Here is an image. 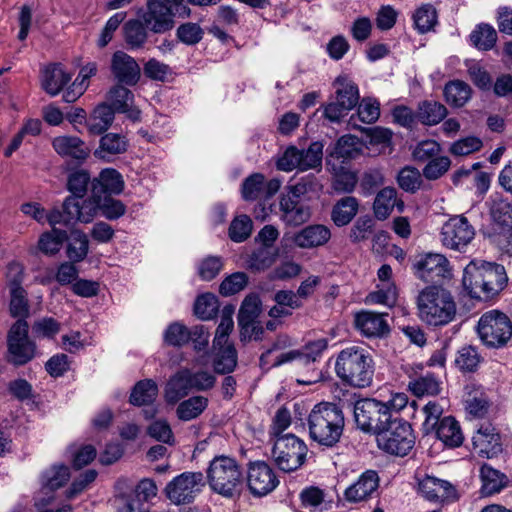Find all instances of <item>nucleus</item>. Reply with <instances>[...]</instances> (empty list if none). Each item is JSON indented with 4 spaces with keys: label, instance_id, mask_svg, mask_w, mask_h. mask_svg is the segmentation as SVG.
<instances>
[{
    "label": "nucleus",
    "instance_id": "nucleus-54",
    "mask_svg": "<svg viewBox=\"0 0 512 512\" xmlns=\"http://www.w3.org/2000/svg\"><path fill=\"white\" fill-rule=\"evenodd\" d=\"M126 85L118 83L114 85L107 94V104L114 111H125L126 105H132L134 100L133 93L125 87Z\"/></svg>",
    "mask_w": 512,
    "mask_h": 512
},
{
    "label": "nucleus",
    "instance_id": "nucleus-27",
    "mask_svg": "<svg viewBox=\"0 0 512 512\" xmlns=\"http://www.w3.org/2000/svg\"><path fill=\"white\" fill-rule=\"evenodd\" d=\"M395 207L399 213H402L404 202L398 199L397 190L394 187H384L377 193L374 199L373 211L375 217L378 220H385L390 216Z\"/></svg>",
    "mask_w": 512,
    "mask_h": 512
},
{
    "label": "nucleus",
    "instance_id": "nucleus-16",
    "mask_svg": "<svg viewBox=\"0 0 512 512\" xmlns=\"http://www.w3.org/2000/svg\"><path fill=\"white\" fill-rule=\"evenodd\" d=\"M247 484L254 496L261 497L272 492L279 484V481L268 464L258 461L249 466Z\"/></svg>",
    "mask_w": 512,
    "mask_h": 512
},
{
    "label": "nucleus",
    "instance_id": "nucleus-14",
    "mask_svg": "<svg viewBox=\"0 0 512 512\" xmlns=\"http://www.w3.org/2000/svg\"><path fill=\"white\" fill-rule=\"evenodd\" d=\"M443 246L451 250L463 252L475 237V229L468 219L462 215L448 219L440 232Z\"/></svg>",
    "mask_w": 512,
    "mask_h": 512
},
{
    "label": "nucleus",
    "instance_id": "nucleus-58",
    "mask_svg": "<svg viewBox=\"0 0 512 512\" xmlns=\"http://www.w3.org/2000/svg\"><path fill=\"white\" fill-rule=\"evenodd\" d=\"M190 340L189 329L179 322L170 324L164 332V342L169 346L182 347Z\"/></svg>",
    "mask_w": 512,
    "mask_h": 512
},
{
    "label": "nucleus",
    "instance_id": "nucleus-64",
    "mask_svg": "<svg viewBox=\"0 0 512 512\" xmlns=\"http://www.w3.org/2000/svg\"><path fill=\"white\" fill-rule=\"evenodd\" d=\"M204 36V30L197 23L186 22L181 24L176 30L177 39L183 44L192 46L199 43Z\"/></svg>",
    "mask_w": 512,
    "mask_h": 512
},
{
    "label": "nucleus",
    "instance_id": "nucleus-25",
    "mask_svg": "<svg viewBox=\"0 0 512 512\" xmlns=\"http://www.w3.org/2000/svg\"><path fill=\"white\" fill-rule=\"evenodd\" d=\"M326 348L327 341L325 339H318L307 344L305 346V352H301L299 350H291L280 354L277 356L274 365L281 366L285 363L298 359L303 365L307 366L311 363H314Z\"/></svg>",
    "mask_w": 512,
    "mask_h": 512
},
{
    "label": "nucleus",
    "instance_id": "nucleus-42",
    "mask_svg": "<svg viewBox=\"0 0 512 512\" xmlns=\"http://www.w3.org/2000/svg\"><path fill=\"white\" fill-rule=\"evenodd\" d=\"M447 115L446 107L437 101L425 100L418 106L417 118L425 125H436Z\"/></svg>",
    "mask_w": 512,
    "mask_h": 512
},
{
    "label": "nucleus",
    "instance_id": "nucleus-21",
    "mask_svg": "<svg viewBox=\"0 0 512 512\" xmlns=\"http://www.w3.org/2000/svg\"><path fill=\"white\" fill-rule=\"evenodd\" d=\"M52 146L58 155L71 159L76 165L82 164L89 156L85 142L76 136H57Z\"/></svg>",
    "mask_w": 512,
    "mask_h": 512
},
{
    "label": "nucleus",
    "instance_id": "nucleus-39",
    "mask_svg": "<svg viewBox=\"0 0 512 512\" xmlns=\"http://www.w3.org/2000/svg\"><path fill=\"white\" fill-rule=\"evenodd\" d=\"M358 208L359 202L355 197H343L334 205L331 218L335 225L339 227L345 226L355 217L358 212Z\"/></svg>",
    "mask_w": 512,
    "mask_h": 512
},
{
    "label": "nucleus",
    "instance_id": "nucleus-34",
    "mask_svg": "<svg viewBox=\"0 0 512 512\" xmlns=\"http://www.w3.org/2000/svg\"><path fill=\"white\" fill-rule=\"evenodd\" d=\"M192 391L185 369L173 375L165 386L164 398L168 404H176Z\"/></svg>",
    "mask_w": 512,
    "mask_h": 512
},
{
    "label": "nucleus",
    "instance_id": "nucleus-59",
    "mask_svg": "<svg viewBox=\"0 0 512 512\" xmlns=\"http://www.w3.org/2000/svg\"><path fill=\"white\" fill-rule=\"evenodd\" d=\"M242 197L246 201H254L263 197L264 176L261 173H254L247 177L242 184Z\"/></svg>",
    "mask_w": 512,
    "mask_h": 512
},
{
    "label": "nucleus",
    "instance_id": "nucleus-28",
    "mask_svg": "<svg viewBox=\"0 0 512 512\" xmlns=\"http://www.w3.org/2000/svg\"><path fill=\"white\" fill-rule=\"evenodd\" d=\"M482 263L484 271V297L485 300H488L505 288L508 279L504 266L490 262Z\"/></svg>",
    "mask_w": 512,
    "mask_h": 512
},
{
    "label": "nucleus",
    "instance_id": "nucleus-6",
    "mask_svg": "<svg viewBox=\"0 0 512 512\" xmlns=\"http://www.w3.org/2000/svg\"><path fill=\"white\" fill-rule=\"evenodd\" d=\"M334 94L322 106L323 117L331 123H339L359 103L358 86L347 76H338L333 81Z\"/></svg>",
    "mask_w": 512,
    "mask_h": 512
},
{
    "label": "nucleus",
    "instance_id": "nucleus-23",
    "mask_svg": "<svg viewBox=\"0 0 512 512\" xmlns=\"http://www.w3.org/2000/svg\"><path fill=\"white\" fill-rule=\"evenodd\" d=\"M123 189L124 181L121 174L113 168H106L101 171L98 178L92 180L90 197L120 194Z\"/></svg>",
    "mask_w": 512,
    "mask_h": 512
},
{
    "label": "nucleus",
    "instance_id": "nucleus-56",
    "mask_svg": "<svg viewBox=\"0 0 512 512\" xmlns=\"http://www.w3.org/2000/svg\"><path fill=\"white\" fill-rule=\"evenodd\" d=\"M471 42L480 50H490L497 41L496 30L489 24H480L470 35Z\"/></svg>",
    "mask_w": 512,
    "mask_h": 512
},
{
    "label": "nucleus",
    "instance_id": "nucleus-55",
    "mask_svg": "<svg viewBox=\"0 0 512 512\" xmlns=\"http://www.w3.org/2000/svg\"><path fill=\"white\" fill-rule=\"evenodd\" d=\"M218 310V299L211 293L198 296L194 304V313L201 320H210L214 318L217 315Z\"/></svg>",
    "mask_w": 512,
    "mask_h": 512
},
{
    "label": "nucleus",
    "instance_id": "nucleus-38",
    "mask_svg": "<svg viewBox=\"0 0 512 512\" xmlns=\"http://www.w3.org/2000/svg\"><path fill=\"white\" fill-rule=\"evenodd\" d=\"M443 93L450 106L460 108L470 100L472 89L462 80H451L445 84Z\"/></svg>",
    "mask_w": 512,
    "mask_h": 512
},
{
    "label": "nucleus",
    "instance_id": "nucleus-43",
    "mask_svg": "<svg viewBox=\"0 0 512 512\" xmlns=\"http://www.w3.org/2000/svg\"><path fill=\"white\" fill-rule=\"evenodd\" d=\"M480 477L482 480V492L486 495L500 492L507 483L506 475L488 464L482 465Z\"/></svg>",
    "mask_w": 512,
    "mask_h": 512
},
{
    "label": "nucleus",
    "instance_id": "nucleus-41",
    "mask_svg": "<svg viewBox=\"0 0 512 512\" xmlns=\"http://www.w3.org/2000/svg\"><path fill=\"white\" fill-rule=\"evenodd\" d=\"M408 388L417 397L436 396L441 391V382L432 373H426L411 378Z\"/></svg>",
    "mask_w": 512,
    "mask_h": 512
},
{
    "label": "nucleus",
    "instance_id": "nucleus-46",
    "mask_svg": "<svg viewBox=\"0 0 512 512\" xmlns=\"http://www.w3.org/2000/svg\"><path fill=\"white\" fill-rule=\"evenodd\" d=\"M208 406V398L204 396H192L179 403L176 414L182 421H190L200 416Z\"/></svg>",
    "mask_w": 512,
    "mask_h": 512
},
{
    "label": "nucleus",
    "instance_id": "nucleus-51",
    "mask_svg": "<svg viewBox=\"0 0 512 512\" xmlns=\"http://www.w3.org/2000/svg\"><path fill=\"white\" fill-rule=\"evenodd\" d=\"M70 478L69 468L65 465H53L42 474L43 488L54 491L64 486Z\"/></svg>",
    "mask_w": 512,
    "mask_h": 512
},
{
    "label": "nucleus",
    "instance_id": "nucleus-11",
    "mask_svg": "<svg viewBox=\"0 0 512 512\" xmlns=\"http://www.w3.org/2000/svg\"><path fill=\"white\" fill-rule=\"evenodd\" d=\"M307 451L304 441L293 434H285L277 437L272 448V457L280 470L291 472L304 464Z\"/></svg>",
    "mask_w": 512,
    "mask_h": 512
},
{
    "label": "nucleus",
    "instance_id": "nucleus-62",
    "mask_svg": "<svg viewBox=\"0 0 512 512\" xmlns=\"http://www.w3.org/2000/svg\"><path fill=\"white\" fill-rule=\"evenodd\" d=\"M252 228V220L247 215H240L231 222L228 232L229 237L234 242H243L251 235Z\"/></svg>",
    "mask_w": 512,
    "mask_h": 512
},
{
    "label": "nucleus",
    "instance_id": "nucleus-2",
    "mask_svg": "<svg viewBox=\"0 0 512 512\" xmlns=\"http://www.w3.org/2000/svg\"><path fill=\"white\" fill-rule=\"evenodd\" d=\"M375 364L371 354L359 346L347 347L339 352L335 362L336 375L341 381L355 388L372 384Z\"/></svg>",
    "mask_w": 512,
    "mask_h": 512
},
{
    "label": "nucleus",
    "instance_id": "nucleus-52",
    "mask_svg": "<svg viewBox=\"0 0 512 512\" xmlns=\"http://www.w3.org/2000/svg\"><path fill=\"white\" fill-rule=\"evenodd\" d=\"M89 241L87 235L81 230L71 232V241L67 246V257L72 262H80L88 254Z\"/></svg>",
    "mask_w": 512,
    "mask_h": 512
},
{
    "label": "nucleus",
    "instance_id": "nucleus-36",
    "mask_svg": "<svg viewBox=\"0 0 512 512\" xmlns=\"http://www.w3.org/2000/svg\"><path fill=\"white\" fill-rule=\"evenodd\" d=\"M158 395V386L152 379L138 381L130 394L129 402L134 406H150Z\"/></svg>",
    "mask_w": 512,
    "mask_h": 512
},
{
    "label": "nucleus",
    "instance_id": "nucleus-60",
    "mask_svg": "<svg viewBox=\"0 0 512 512\" xmlns=\"http://www.w3.org/2000/svg\"><path fill=\"white\" fill-rule=\"evenodd\" d=\"M480 355L472 346H464L458 350L455 365L463 372H474L479 363Z\"/></svg>",
    "mask_w": 512,
    "mask_h": 512
},
{
    "label": "nucleus",
    "instance_id": "nucleus-31",
    "mask_svg": "<svg viewBox=\"0 0 512 512\" xmlns=\"http://www.w3.org/2000/svg\"><path fill=\"white\" fill-rule=\"evenodd\" d=\"M331 237L328 227L320 224L309 225L295 234L294 243L300 248H313L326 244Z\"/></svg>",
    "mask_w": 512,
    "mask_h": 512
},
{
    "label": "nucleus",
    "instance_id": "nucleus-7",
    "mask_svg": "<svg viewBox=\"0 0 512 512\" xmlns=\"http://www.w3.org/2000/svg\"><path fill=\"white\" fill-rule=\"evenodd\" d=\"M378 447L391 455L404 457L414 447L416 437L411 424L399 417H394L387 427L376 436Z\"/></svg>",
    "mask_w": 512,
    "mask_h": 512
},
{
    "label": "nucleus",
    "instance_id": "nucleus-61",
    "mask_svg": "<svg viewBox=\"0 0 512 512\" xmlns=\"http://www.w3.org/2000/svg\"><path fill=\"white\" fill-rule=\"evenodd\" d=\"M358 182L357 175L340 167L335 170L332 180V187L337 193H351Z\"/></svg>",
    "mask_w": 512,
    "mask_h": 512
},
{
    "label": "nucleus",
    "instance_id": "nucleus-22",
    "mask_svg": "<svg viewBox=\"0 0 512 512\" xmlns=\"http://www.w3.org/2000/svg\"><path fill=\"white\" fill-rule=\"evenodd\" d=\"M128 148L129 140L125 135L109 132L101 136L99 146L94 151V156L109 163L116 156L126 153Z\"/></svg>",
    "mask_w": 512,
    "mask_h": 512
},
{
    "label": "nucleus",
    "instance_id": "nucleus-26",
    "mask_svg": "<svg viewBox=\"0 0 512 512\" xmlns=\"http://www.w3.org/2000/svg\"><path fill=\"white\" fill-rule=\"evenodd\" d=\"M280 219L288 226H300L310 219L309 206L304 202H297L291 198H280Z\"/></svg>",
    "mask_w": 512,
    "mask_h": 512
},
{
    "label": "nucleus",
    "instance_id": "nucleus-44",
    "mask_svg": "<svg viewBox=\"0 0 512 512\" xmlns=\"http://www.w3.org/2000/svg\"><path fill=\"white\" fill-rule=\"evenodd\" d=\"M68 240V233L65 230L52 228L51 231L41 234L38 240V249L45 255L58 253L65 241Z\"/></svg>",
    "mask_w": 512,
    "mask_h": 512
},
{
    "label": "nucleus",
    "instance_id": "nucleus-30",
    "mask_svg": "<svg viewBox=\"0 0 512 512\" xmlns=\"http://www.w3.org/2000/svg\"><path fill=\"white\" fill-rule=\"evenodd\" d=\"M483 263L470 262L464 269L462 284L471 298L485 300Z\"/></svg>",
    "mask_w": 512,
    "mask_h": 512
},
{
    "label": "nucleus",
    "instance_id": "nucleus-12",
    "mask_svg": "<svg viewBox=\"0 0 512 512\" xmlns=\"http://www.w3.org/2000/svg\"><path fill=\"white\" fill-rule=\"evenodd\" d=\"M95 205L90 200H77L75 197H66L62 204V208H54L45 219L56 228L57 224L68 226L76 222L90 223L94 219Z\"/></svg>",
    "mask_w": 512,
    "mask_h": 512
},
{
    "label": "nucleus",
    "instance_id": "nucleus-20",
    "mask_svg": "<svg viewBox=\"0 0 512 512\" xmlns=\"http://www.w3.org/2000/svg\"><path fill=\"white\" fill-rule=\"evenodd\" d=\"M473 448L479 456L492 458L502 452L500 434L490 424H482L472 438Z\"/></svg>",
    "mask_w": 512,
    "mask_h": 512
},
{
    "label": "nucleus",
    "instance_id": "nucleus-48",
    "mask_svg": "<svg viewBox=\"0 0 512 512\" xmlns=\"http://www.w3.org/2000/svg\"><path fill=\"white\" fill-rule=\"evenodd\" d=\"M276 257V249L268 246H260L249 255L247 268L253 272L264 271L272 266Z\"/></svg>",
    "mask_w": 512,
    "mask_h": 512
},
{
    "label": "nucleus",
    "instance_id": "nucleus-29",
    "mask_svg": "<svg viewBox=\"0 0 512 512\" xmlns=\"http://www.w3.org/2000/svg\"><path fill=\"white\" fill-rule=\"evenodd\" d=\"M72 75L66 72L61 63L48 65L42 74L41 87L50 96H56L66 86Z\"/></svg>",
    "mask_w": 512,
    "mask_h": 512
},
{
    "label": "nucleus",
    "instance_id": "nucleus-13",
    "mask_svg": "<svg viewBox=\"0 0 512 512\" xmlns=\"http://www.w3.org/2000/svg\"><path fill=\"white\" fill-rule=\"evenodd\" d=\"M205 483L202 472H183L166 485L164 493L173 504L186 505L194 501Z\"/></svg>",
    "mask_w": 512,
    "mask_h": 512
},
{
    "label": "nucleus",
    "instance_id": "nucleus-37",
    "mask_svg": "<svg viewBox=\"0 0 512 512\" xmlns=\"http://www.w3.org/2000/svg\"><path fill=\"white\" fill-rule=\"evenodd\" d=\"M85 200H90L95 205L94 218L100 211L106 219L117 220L126 212V206L122 201L107 195L103 197H87Z\"/></svg>",
    "mask_w": 512,
    "mask_h": 512
},
{
    "label": "nucleus",
    "instance_id": "nucleus-50",
    "mask_svg": "<svg viewBox=\"0 0 512 512\" xmlns=\"http://www.w3.org/2000/svg\"><path fill=\"white\" fill-rule=\"evenodd\" d=\"M358 139L355 136L344 135L338 139L328 152V157L350 160L359 154Z\"/></svg>",
    "mask_w": 512,
    "mask_h": 512
},
{
    "label": "nucleus",
    "instance_id": "nucleus-35",
    "mask_svg": "<svg viewBox=\"0 0 512 512\" xmlns=\"http://www.w3.org/2000/svg\"><path fill=\"white\" fill-rule=\"evenodd\" d=\"M115 112L107 103L99 104L86 121L87 129L92 135H102L111 126Z\"/></svg>",
    "mask_w": 512,
    "mask_h": 512
},
{
    "label": "nucleus",
    "instance_id": "nucleus-49",
    "mask_svg": "<svg viewBox=\"0 0 512 512\" xmlns=\"http://www.w3.org/2000/svg\"><path fill=\"white\" fill-rule=\"evenodd\" d=\"M10 314L14 318L26 319L29 316L27 292L16 281L11 286Z\"/></svg>",
    "mask_w": 512,
    "mask_h": 512
},
{
    "label": "nucleus",
    "instance_id": "nucleus-57",
    "mask_svg": "<svg viewBox=\"0 0 512 512\" xmlns=\"http://www.w3.org/2000/svg\"><path fill=\"white\" fill-rule=\"evenodd\" d=\"M91 182L90 175L85 170H78L71 173L67 181V188L72 193L70 197H75L80 201L85 200L83 197Z\"/></svg>",
    "mask_w": 512,
    "mask_h": 512
},
{
    "label": "nucleus",
    "instance_id": "nucleus-47",
    "mask_svg": "<svg viewBox=\"0 0 512 512\" xmlns=\"http://www.w3.org/2000/svg\"><path fill=\"white\" fill-rule=\"evenodd\" d=\"M301 159L299 160V171L307 170L320 171L323 159V144L321 142H312L307 149H299Z\"/></svg>",
    "mask_w": 512,
    "mask_h": 512
},
{
    "label": "nucleus",
    "instance_id": "nucleus-17",
    "mask_svg": "<svg viewBox=\"0 0 512 512\" xmlns=\"http://www.w3.org/2000/svg\"><path fill=\"white\" fill-rule=\"evenodd\" d=\"M111 73L118 83L135 86L141 77V69L136 60L123 51H116L111 58Z\"/></svg>",
    "mask_w": 512,
    "mask_h": 512
},
{
    "label": "nucleus",
    "instance_id": "nucleus-9",
    "mask_svg": "<svg viewBox=\"0 0 512 512\" xmlns=\"http://www.w3.org/2000/svg\"><path fill=\"white\" fill-rule=\"evenodd\" d=\"M8 363L24 366L36 356V343L29 338V325L26 320L18 319L12 324L6 338Z\"/></svg>",
    "mask_w": 512,
    "mask_h": 512
},
{
    "label": "nucleus",
    "instance_id": "nucleus-32",
    "mask_svg": "<svg viewBox=\"0 0 512 512\" xmlns=\"http://www.w3.org/2000/svg\"><path fill=\"white\" fill-rule=\"evenodd\" d=\"M419 491L429 501H444L455 493L448 481L432 476H426L419 482Z\"/></svg>",
    "mask_w": 512,
    "mask_h": 512
},
{
    "label": "nucleus",
    "instance_id": "nucleus-40",
    "mask_svg": "<svg viewBox=\"0 0 512 512\" xmlns=\"http://www.w3.org/2000/svg\"><path fill=\"white\" fill-rule=\"evenodd\" d=\"M148 30L139 17L128 20L123 26L125 42L131 49L143 47L148 38Z\"/></svg>",
    "mask_w": 512,
    "mask_h": 512
},
{
    "label": "nucleus",
    "instance_id": "nucleus-15",
    "mask_svg": "<svg viewBox=\"0 0 512 512\" xmlns=\"http://www.w3.org/2000/svg\"><path fill=\"white\" fill-rule=\"evenodd\" d=\"M174 16L161 0H147L145 9L138 12V17L149 31L156 34L171 30L174 26Z\"/></svg>",
    "mask_w": 512,
    "mask_h": 512
},
{
    "label": "nucleus",
    "instance_id": "nucleus-33",
    "mask_svg": "<svg viewBox=\"0 0 512 512\" xmlns=\"http://www.w3.org/2000/svg\"><path fill=\"white\" fill-rule=\"evenodd\" d=\"M437 438L450 448L459 447L464 441V435L458 421L452 416L443 417L433 431Z\"/></svg>",
    "mask_w": 512,
    "mask_h": 512
},
{
    "label": "nucleus",
    "instance_id": "nucleus-1",
    "mask_svg": "<svg viewBox=\"0 0 512 512\" xmlns=\"http://www.w3.org/2000/svg\"><path fill=\"white\" fill-rule=\"evenodd\" d=\"M311 440L325 448H333L343 435L345 417L342 409L330 402L316 404L307 418Z\"/></svg>",
    "mask_w": 512,
    "mask_h": 512
},
{
    "label": "nucleus",
    "instance_id": "nucleus-18",
    "mask_svg": "<svg viewBox=\"0 0 512 512\" xmlns=\"http://www.w3.org/2000/svg\"><path fill=\"white\" fill-rule=\"evenodd\" d=\"M449 262L442 254L428 253L421 256L414 264V273L424 282H436L445 277Z\"/></svg>",
    "mask_w": 512,
    "mask_h": 512
},
{
    "label": "nucleus",
    "instance_id": "nucleus-45",
    "mask_svg": "<svg viewBox=\"0 0 512 512\" xmlns=\"http://www.w3.org/2000/svg\"><path fill=\"white\" fill-rule=\"evenodd\" d=\"M213 369L217 374H229L237 366V351L231 344L220 346L213 358Z\"/></svg>",
    "mask_w": 512,
    "mask_h": 512
},
{
    "label": "nucleus",
    "instance_id": "nucleus-63",
    "mask_svg": "<svg viewBox=\"0 0 512 512\" xmlns=\"http://www.w3.org/2000/svg\"><path fill=\"white\" fill-rule=\"evenodd\" d=\"M261 313V300L255 293L247 295L238 312L237 319H241L245 323L255 321Z\"/></svg>",
    "mask_w": 512,
    "mask_h": 512
},
{
    "label": "nucleus",
    "instance_id": "nucleus-5",
    "mask_svg": "<svg viewBox=\"0 0 512 512\" xmlns=\"http://www.w3.org/2000/svg\"><path fill=\"white\" fill-rule=\"evenodd\" d=\"M207 480L216 493L231 498L239 494L243 486V473L238 463L227 456H216L207 469Z\"/></svg>",
    "mask_w": 512,
    "mask_h": 512
},
{
    "label": "nucleus",
    "instance_id": "nucleus-3",
    "mask_svg": "<svg viewBox=\"0 0 512 512\" xmlns=\"http://www.w3.org/2000/svg\"><path fill=\"white\" fill-rule=\"evenodd\" d=\"M417 311L420 320L430 326H444L454 320L456 303L451 292L442 286L430 285L417 296Z\"/></svg>",
    "mask_w": 512,
    "mask_h": 512
},
{
    "label": "nucleus",
    "instance_id": "nucleus-53",
    "mask_svg": "<svg viewBox=\"0 0 512 512\" xmlns=\"http://www.w3.org/2000/svg\"><path fill=\"white\" fill-rule=\"evenodd\" d=\"M415 28L424 34L434 28L437 23V11L432 4H423L413 14Z\"/></svg>",
    "mask_w": 512,
    "mask_h": 512
},
{
    "label": "nucleus",
    "instance_id": "nucleus-10",
    "mask_svg": "<svg viewBox=\"0 0 512 512\" xmlns=\"http://www.w3.org/2000/svg\"><path fill=\"white\" fill-rule=\"evenodd\" d=\"M477 332L487 347L502 348L512 337V322L501 311H487L478 321Z\"/></svg>",
    "mask_w": 512,
    "mask_h": 512
},
{
    "label": "nucleus",
    "instance_id": "nucleus-4",
    "mask_svg": "<svg viewBox=\"0 0 512 512\" xmlns=\"http://www.w3.org/2000/svg\"><path fill=\"white\" fill-rule=\"evenodd\" d=\"M486 204L492 220L490 239L500 251L512 256V200L494 193Z\"/></svg>",
    "mask_w": 512,
    "mask_h": 512
},
{
    "label": "nucleus",
    "instance_id": "nucleus-24",
    "mask_svg": "<svg viewBox=\"0 0 512 512\" xmlns=\"http://www.w3.org/2000/svg\"><path fill=\"white\" fill-rule=\"evenodd\" d=\"M385 316L387 314L361 311L355 315V326L367 337H381L389 332Z\"/></svg>",
    "mask_w": 512,
    "mask_h": 512
},
{
    "label": "nucleus",
    "instance_id": "nucleus-19",
    "mask_svg": "<svg viewBox=\"0 0 512 512\" xmlns=\"http://www.w3.org/2000/svg\"><path fill=\"white\" fill-rule=\"evenodd\" d=\"M379 481L375 470H366L345 489L343 494L345 501L351 504L368 501L379 487Z\"/></svg>",
    "mask_w": 512,
    "mask_h": 512
},
{
    "label": "nucleus",
    "instance_id": "nucleus-8",
    "mask_svg": "<svg viewBox=\"0 0 512 512\" xmlns=\"http://www.w3.org/2000/svg\"><path fill=\"white\" fill-rule=\"evenodd\" d=\"M353 413L357 427L375 436L394 418L388 404L371 398L356 401Z\"/></svg>",
    "mask_w": 512,
    "mask_h": 512
}]
</instances>
